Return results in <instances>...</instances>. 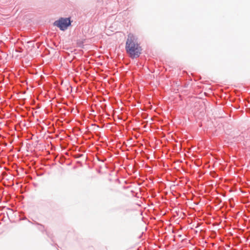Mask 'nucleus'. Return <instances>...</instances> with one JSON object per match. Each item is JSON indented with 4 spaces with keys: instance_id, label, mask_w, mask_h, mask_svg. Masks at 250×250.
<instances>
[{
    "instance_id": "nucleus-1",
    "label": "nucleus",
    "mask_w": 250,
    "mask_h": 250,
    "mask_svg": "<svg viewBox=\"0 0 250 250\" xmlns=\"http://www.w3.org/2000/svg\"><path fill=\"white\" fill-rule=\"evenodd\" d=\"M126 53L131 58H136L141 54L142 48L137 41V38L133 34L129 33L125 43Z\"/></svg>"
},
{
    "instance_id": "nucleus-2",
    "label": "nucleus",
    "mask_w": 250,
    "mask_h": 250,
    "mask_svg": "<svg viewBox=\"0 0 250 250\" xmlns=\"http://www.w3.org/2000/svg\"><path fill=\"white\" fill-rule=\"evenodd\" d=\"M71 21L69 18H61L55 21L54 24L61 30H64L70 25Z\"/></svg>"
},
{
    "instance_id": "nucleus-3",
    "label": "nucleus",
    "mask_w": 250,
    "mask_h": 250,
    "mask_svg": "<svg viewBox=\"0 0 250 250\" xmlns=\"http://www.w3.org/2000/svg\"><path fill=\"white\" fill-rule=\"evenodd\" d=\"M25 47L26 48L27 50L31 51L32 50V48L34 47V43L32 42H27L25 45Z\"/></svg>"
}]
</instances>
